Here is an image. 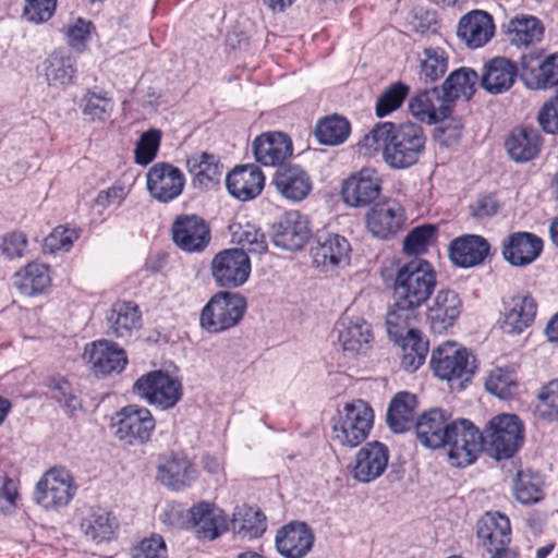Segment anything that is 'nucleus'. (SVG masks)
Masks as SVG:
<instances>
[{
	"instance_id": "obj_1",
	"label": "nucleus",
	"mask_w": 558,
	"mask_h": 558,
	"mask_svg": "<svg viewBox=\"0 0 558 558\" xmlns=\"http://www.w3.org/2000/svg\"><path fill=\"white\" fill-rule=\"evenodd\" d=\"M383 280L390 284L393 304L386 316V326L399 333L409 324H417L420 308L433 295L437 286V271L433 264L424 258L408 262L392 259L380 269Z\"/></svg>"
},
{
	"instance_id": "obj_2",
	"label": "nucleus",
	"mask_w": 558,
	"mask_h": 558,
	"mask_svg": "<svg viewBox=\"0 0 558 558\" xmlns=\"http://www.w3.org/2000/svg\"><path fill=\"white\" fill-rule=\"evenodd\" d=\"M427 137L413 122H378L356 144L364 157L381 153L383 161L392 170H405L418 163L426 149Z\"/></svg>"
},
{
	"instance_id": "obj_3",
	"label": "nucleus",
	"mask_w": 558,
	"mask_h": 558,
	"mask_svg": "<svg viewBox=\"0 0 558 558\" xmlns=\"http://www.w3.org/2000/svg\"><path fill=\"white\" fill-rule=\"evenodd\" d=\"M374 420V410L367 401L357 398L345 402L333 417L331 439L341 447L355 448L368 438Z\"/></svg>"
},
{
	"instance_id": "obj_4",
	"label": "nucleus",
	"mask_w": 558,
	"mask_h": 558,
	"mask_svg": "<svg viewBox=\"0 0 558 558\" xmlns=\"http://www.w3.org/2000/svg\"><path fill=\"white\" fill-rule=\"evenodd\" d=\"M430 368L436 377L461 390L475 374L476 357L461 344L447 341L433 350Z\"/></svg>"
},
{
	"instance_id": "obj_5",
	"label": "nucleus",
	"mask_w": 558,
	"mask_h": 558,
	"mask_svg": "<svg viewBox=\"0 0 558 558\" xmlns=\"http://www.w3.org/2000/svg\"><path fill=\"white\" fill-rule=\"evenodd\" d=\"M132 392L156 409H173L183 397V385L179 376L163 369L141 375L132 386Z\"/></svg>"
},
{
	"instance_id": "obj_6",
	"label": "nucleus",
	"mask_w": 558,
	"mask_h": 558,
	"mask_svg": "<svg viewBox=\"0 0 558 558\" xmlns=\"http://www.w3.org/2000/svg\"><path fill=\"white\" fill-rule=\"evenodd\" d=\"M246 307V300L240 293L217 292L201 312V326L211 333L229 330L242 320Z\"/></svg>"
},
{
	"instance_id": "obj_7",
	"label": "nucleus",
	"mask_w": 558,
	"mask_h": 558,
	"mask_svg": "<svg viewBox=\"0 0 558 558\" xmlns=\"http://www.w3.org/2000/svg\"><path fill=\"white\" fill-rule=\"evenodd\" d=\"M116 437L129 446H143L150 441L156 429L151 411L140 404H128L111 417Z\"/></svg>"
},
{
	"instance_id": "obj_8",
	"label": "nucleus",
	"mask_w": 558,
	"mask_h": 558,
	"mask_svg": "<svg viewBox=\"0 0 558 558\" xmlns=\"http://www.w3.org/2000/svg\"><path fill=\"white\" fill-rule=\"evenodd\" d=\"M76 483L72 473L64 466L48 469L37 482L33 498L36 505L46 510H59L68 506L76 494Z\"/></svg>"
},
{
	"instance_id": "obj_9",
	"label": "nucleus",
	"mask_w": 558,
	"mask_h": 558,
	"mask_svg": "<svg viewBox=\"0 0 558 558\" xmlns=\"http://www.w3.org/2000/svg\"><path fill=\"white\" fill-rule=\"evenodd\" d=\"M483 435L497 459L510 458L523 444L524 425L515 414H499L489 420Z\"/></svg>"
},
{
	"instance_id": "obj_10",
	"label": "nucleus",
	"mask_w": 558,
	"mask_h": 558,
	"mask_svg": "<svg viewBox=\"0 0 558 558\" xmlns=\"http://www.w3.org/2000/svg\"><path fill=\"white\" fill-rule=\"evenodd\" d=\"M450 427L445 448L451 464L458 468L472 464L484 449L483 433L465 418L454 420Z\"/></svg>"
},
{
	"instance_id": "obj_11",
	"label": "nucleus",
	"mask_w": 558,
	"mask_h": 558,
	"mask_svg": "<svg viewBox=\"0 0 558 558\" xmlns=\"http://www.w3.org/2000/svg\"><path fill=\"white\" fill-rule=\"evenodd\" d=\"M365 227L376 239L389 241L402 232L408 222L404 206L396 198L375 203L365 214Z\"/></svg>"
},
{
	"instance_id": "obj_12",
	"label": "nucleus",
	"mask_w": 558,
	"mask_h": 558,
	"mask_svg": "<svg viewBox=\"0 0 558 558\" xmlns=\"http://www.w3.org/2000/svg\"><path fill=\"white\" fill-rule=\"evenodd\" d=\"M383 178L377 169L363 167L341 182L340 196L349 207L365 208L374 204L383 192Z\"/></svg>"
},
{
	"instance_id": "obj_13",
	"label": "nucleus",
	"mask_w": 558,
	"mask_h": 558,
	"mask_svg": "<svg viewBox=\"0 0 558 558\" xmlns=\"http://www.w3.org/2000/svg\"><path fill=\"white\" fill-rule=\"evenodd\" d=\"M211 276L220 288L243 286L251 274V260L246 252L238 247L218 252L210 264Z\"/></svg>"
},
{
	"instance_id": "obj_14",
	"label": "nucleus",
	"mask_w": 558,
	"mask_h": 558,
	"mask_svg": "<svg viewBox=\"0 0 558 558\" xmlns=\"http://www.w3.org/2000/svg\"><path fill=\"white\" fill-rule=\"evenodd\" d=\"M171 239L184 253H203L211 242L209 223L196 214H181L171 225Z\"/></svg>"
},
{
	"instance_id": "obj_15",
	"label": "nucleus",
	"mask_w": 558,
	"mask_h": 558,
	"mask_svg": "<svg viewBox=\"0 0 558 558\" xmlns=\"http://www.w3.org/2000/svg\"><path fill=\"white\" fill-rule=\"evenodd\" d=\"M537 310L538 303L529 291H519L504 298L500 328L511 336L521 335L533 326Z\"/></svg>"
},
{
	"instance_id": "obj_16",
	"label": "nucleus",
	"mask_w": 558,
	"mask_h": 558,
	"mask_svg": "<svg viewBox=\"0 0 558 558\" xmlns=\"http://www.w3.org/2000/svg\"><path fill=\"white\" fill-rule=\"evenodd\" d=\"M84 360L96 377H107L122 373L128 365V354L118 343L99 339L84 348Z\"/></svg>"
},
{
	"instance_id": "obj_17",
	"label": "nucleus",
	"mask_w": 558,
	"mask_h": 558,
	"mask_svg": "<svg viewBox=\"0 0 558 558\" xmlns=\"http://www.w3.org/2000/svg\"><path fill=\"white\" fill-rule=\"evenodd\" d=\"M184 186V173L170 162H156L146 173L147 191L153 198L160 203H170L178 198Z\"/></svg>"
},
{
	"instance_id": "obj_18",
	"label": "nucleus",
	"mask_w": 558,
	"mask_h": 558,
	"mask_svg": "<svg viewBox=\"0 0 558 558\" xmlns=\"http://www.w3.org/2000/svg\"><path fill=\"white\" fill-rule=\"evenodd\" d=\"M189 530L201 542H211L228 531L227 517L215 504L202 500L187 510Z\"/></svg>"
},
{
	"instance_id": "obj_19",
	"label": "nucleus",
	"mask_w": 558,
	"mask_h": 558,
	"mask_svg": "<svg viewBox=\"0 0 558 558\" xmlns=\"http://www.w3.org/2000/svg\"><path fill=\"white\" fill-rule=\"evenodd\" d=\"M462 306V300L454 290L449 288L438 290L425 313L430 331L438 335L447 332L456 325Z\"/></svg>"
},
{
	"instance_id": "obj_20",
	"label": "nucleus",
	"mask_w": 558,
	"mask_h": 558,
	"mask_svg": "<svg viewBox=\"0 0 558 558\" xmlns=\"http://www.w3.org/2000/svg\"><path fill=\"white\" fill-rule=\"evenodd\" d=\"M412 114L423 123L437 124L435 138L444 146H452L462 135L463 123L453 116V107H409Z\"/></svg>"
},
{
	"instance_id": "obj_21",
	"label": "nucleus",
	"mask_w": 558,
	"mask_h": 558,
	"mask_svg": "<svg viewBox=\"0 0 558 558\" xmlns=\"http://www.w3.org/2000/svg\"><path fill=\"white\" fill-rule=\"evenodd\" d=\"M352 247L349 240L338 233H318L311 248L313 264L323 269H336L350 264Z\"/></svg>"
},
{
	"instance_id": "obj_22",
	"label": "nucleus",
	"mask_w": 558,
	"mask_h": 558,
	"mask_svg": "<svg viewBox=\"0 0 558 558\" xmlns=\"http://www.w3.org/2000/svg\"><path fill=\"white\" fill-rule=\"evenodd\" d=\"M312 236L308 218L299 210L287 211L274 225L272 242L287 251L302 250Z\"/></svg>"
},
{
	"instance_id": "obj_23",
	"label": "nucleus",
	"mask_w": 558,
	"mask_h": 558,
	"mask_svg": "<svg viewBox=\"0 0 558 558\" xmlns=\"http://www.w3.org/2000/svg\"><path fill=\"white\" fill-rule=\"evenodd\" d=\"M271 184L284 199L293 203L302 202L313 191V179L302 166L287 163L276 169Z\"/></svg>"
},
{
	"instance_id": "obj_24",
	"label": "nucleus",
	"mask_w": 558,
	"mask_h": 558,
	"mask_svg": "<svg viewBox=\"0 0 558 558\" xmlns=\"http://www.w3.org/2000/svg\"><path fill=\"white\" fill-rule=\"evenodd\" d=\"M543 145L544 138L541 133L527 124L512 128L504 141L508 157L517 163H526L536 159Z\"/></svg>"
},
{
	"instance_id": "obj_25",
	"label": "nucleus",
	"mask_w": 558,
	"mask_h": 558,
	"mask_svg": "<svg viewBox=\"0 0 558 558\" xmlns=\"http://www.w3.org/2000/svg\"><path fill=\"white\" fill-rule=\"evenodd\" d=\"M255 160L265 167H280L293 155L291 137L277 131L264 132L252 143Z\"/></svg>"
},
{
	"instance_id": "obj_26",
	"label": "nucleus",
	"mask_w": 558,
	"mask_h": 558,
	"mask_svg": "<svg viewBox=\"0 0 558 558\" xmlns=\"http://www.w3.org/2000/svg\"><path fill=\"white\" fill-rule=\"evenodd\" d=\"M315 541L312 529L301 521H292L277 530L275 545L284 558H303L313 548Z\"/></svg>"
},
{
	"instance_id": "obj_27",
	"label": "nucleus",
	"mask_w": 558,
	"mask_h": 558,
	"mask_svg": "<svg viewBox=\"0 0 558 558\" xmlns=\"http://www.w3.org/2000/svg\"><path fill=\"white\" fill-rule=\"evenodd\" d=\"M453 421L451 413L440 408L424 411L414 426L418 441L426 448H445Z\"/></svg>"
},
{
	"instance_id": "obj_28",
	"label": "nucleus",
	"mask_w": 558,
	"mask_h": 558,
	"mask_svg": "<svg viewBox=\"0 0 558 558\" xmlns=\"http://www.w3.org/2000/svg\"><path fill=\"white\" fill-rule=\"evenodd\" d=\"M492 255L487 239L478 234H463L451 240L448 246L450 262L460 268H473L484 264Z\"/></svg>"
},
{
	"instance_id": "obj_29",
	"label": "nucleus",
	"mask_w": 558,
	"mask_h": 558,
	"mask_svg": "<svg viewBox=\"0 0 558 558\" xmlns=\"http://www.w3.org/2000/svg\"><path fill=\"white\" fill-rule=\"evenodd\" d=\"M388 447L377 440L367 442L355 454L352 475L362 483H369L386 471L389 462Z\"/></svg>"
},
{
	"instance_id": "obj_30",
	"label": "nucleus",
	"mask_w": 558,
	"mask_h": 558,
	"mask_svg": "<svg viewBox=\"0 0 558 558\" xmlns=\"http://www.w3.org/2000/svg\"><path fill=\"white\" fill-rule=\"evenodd\" d=\"M264 186V172L254 163L235 166L226 177L229 194L241 202L256 198Z\"/></svg>"
},
{
	"instance_id": "obj_31",
	"label": "nucleus",
	"mask_w": 558,
	"mask_h": 558,
	"mask_svg": "<svg viewBox=\"0 0 558 558\" xmlns=\"http://www.w3.org/2000/svg\"><path fill=\"white\" fill-rule=\"evenodd\" d=\"M543 251V240L534 233L517 231L510 233L501 243V255L515 267L532 264Z\"/></svg>"
},
{
	"instance_id": "obj_32",
	"label": "nucleus",
	"mask_w": 558,
	"mask_h": 558,
	"mask_svg": "<svg viewBox=\"0 0 558 558\" xmlns=\"http://www.w3.org/2000/svg\"><path fill=\"white\" fill-rule=\"evenodd\" d=\"M495 34L493 16L482 10H473L463 15L457 27V35L470 49L484 47Z\"/></svg>"
},
{
	"instance_id": "obj_33",
	"label": "nucleus",
	"mask_w": 558,
	"mask_h": 558,
	"mask_svg": "<svg viewBox=\"0 0 558 558\" xmlns=\"http://www.w3.org/2000/svg\"><path fill=\"white\" fill-rule=\"evenodd\" d=\"M415 326L416 324H409L400 335L393 333L390 331L391 328L386 326L388 335L396 342H402L401 367L409 373H414L424 364L429 349L428 341Z\"/></svg>"
},
{
	"instance_id": "obj_34",
	"label": "nucleus",
	"mask_w": 558,
	"mask_h": 558,
	"mask_svg": "<svg viewBox=\"0 0 558 558\" xmlns=\"http://www.w3.org/2000/svg\"><path fill=\"white\" fill-rule=\"evenodd\" d=\"M476 536L487 551L509 546L511 524L509 518L499 511H488L476 523Z\"/></svg>"
},
{
	"instance_id": "obj_35",
	"label": "nucleus",
	"mask_w": 558,
	"mask_h": 558,
	"mask_svg": "<svg viewBox=\"0 0 558 558\" xmlns=\"http://www.w3.org/2000/svg\"><path fill=\"white\" fill-rule=\"evenodd\" d=\"M418 399L409 391H399L390 400L386 413V424L396 434H402L415 426Z\"/></svg>"
},
{
	"instance_id": "obj_36",
	"label": "nucleus",
	"mask_w": 558,
	"mask_h": 558,
	"mask_svg": "<svg viewBox=\"0 0 558 558\" xmlns=\"http://www.w3.org/2000/svg\"><path fill=\"white\" fill-rule=\"evenodd\" d=\"M194 187L208 190L220 182L223 165L213 153L196 151L186 158Z\"/></svg>"
},
{
	"instance_id": "obj_37",
	"label": "nucleus",
	"mask_w": 558,
	"mask_h": 558,
	"mask_svg": "<svg viewBox=\"0 0 558 558\" xmlns=\"http://www.w3.org/2000/svg\"><path fill=\"white\" fill-rule=\"evenodd\" d=\"M157 478L172 490H182L196 481L197 470L185 456L171 454L158 465Z\"/></svg>"
},
{
	"instance_id": "obj_38",
	"label": "nucleus",
	"mask_w": 558,
	"mask_h": 558,
	"mask_svg": "<svg viewBox=\"0 0 558 558\" xmlns=\"http://www.w3.org/2000/svg\"><path fill=\"white\" fill-rule=\"evenodd\" d=\"M108 332L117 338L131 337L142 325V313L136 303L118 300L106 315Z\"/></svg>"
},
{
	"instance_id": "obj_39",
	"label": "nucleus",
	"mask_w": 558,
	"mask_h": 558,
	"mask_svg": "<svg viewBox=\"0 0 558 558\" xmlns=\"http://www.w3.org/2000/svg\"><path fill=\"white\" fill-rule=\"evenodd\" d=\"M13 283L24 295L41 294L51 286L50 266L45 263L29 262L15 271Z\"/></svg>"
},
{
	"instance_id": "obj_40",
	"label": "nucleus",
	"mask_w": 558,
	"mask_h": 558,
	"mask_svg": "<svg viewBox=\"0 0 558 558\" xmlns=\"http://www.w3.org/2000/svg\"><path fill=\"white\" fill-rule=\"evenodd\" d=\"M517 75L514 63L506 58H494L484 68L481 86L489 94H502L511 88Z\"/></svg>"
},
{
	"instance_id": "obj_41",
	"label": "nucleus",
	"mask_w": 558,
	"mask_h": 558,
	"mask_svg": "<svg viewBox=\"0 0 558 558\" xmlns=\"http://www.w3.org/2000/svg\"><path fill=\"white\" fill-rule=\"evenodd\" d=\"M478 83V74L470 68H460L449 74L441 85V100L454 102L457 100L468 101L475 93Z\"/></svg>"
},
{
	"instance_id": "obj_42",
	"label": "nucleus",
	"mask_w": 558,
	"mask_h": 558,
	"mask_svg": "<svg viewBox=\"0 0 558 558\" xmlns=\"http://www.w3.org/2000/svg\"><path fill=\"white\" fill-rule=\"evenodd\" d=\"M41 72L50 86L71 85L77 73L76 60L62 51H54L41 63Z\"/></svg>"
},
{
	"instance_id": "obj_43",
	"label": "nucleus",
	"mask_w": 558,
	"mask_h": 558,
	"mask_svg": "<svg viewBox=\"0 0 558 558\" xmlns=\"http://www.w3.org/2000/svg\"><path fill=\"white\" fill-rule=\"evenodd\" d=\"M511 493L519 504L535 505L545 497L544 481L538 472L520 469L511 481Z\"/></svg>"
},
{
	"instance_id": "obj_44",
	"label": "nucleus",
	"mask_w": 558,
	"mask_h": 558,
	"mask_svg": "<svg viewBox=\"0 0 558 558\" xmlns=\"http://www.w3.org/2000/svg\"><path fill=\"white\" fill-rule=\"evenodd\" d=\"M509 41L517 47H529L541 41L544 35L542 22L529 14L517 15L506 26Z\"/></svg>"
},
{
	"instance_id": "obj_45",
	"label": "nucleus",
	"mask_w": 558,
	"mask_h": 558,
	"mask_svg": "<svg viewBox=\"0 0 558 558\" xmlns=\"http://www.w3.org/2000/svg\"><path fill=\"white\" fill-rule=\"evenodd\" d=\"M118 527L116 515L101 508L92 511L81 523L85 536L97 544L111 541Z\"/></svg>"
},
{
	"instance_id": "obj_46",
	"label": "nucleus",
	"mask_w": 558,
	"mask_h": 558,
	"mask_svg": "<svg viewBox=\"0 0 558 558\" xmlns=\"http://www.w3.org/2000/svg\"><path fill=\"white\" fill-rule=\"evenodd\" d=\"M232 241L247 254L263 255L268 251V242L262 228L247 220L236 221L230 226Z\"/></svg>"
},
{
	"instance_id": "obj_47",
	"label": "nucleus",
	"mask_w": 558,
	"mask_h": 558,
	"mask_svg": "<svg viewBox=\"0 0 558 558\" xmlns=\"http://www.w3.org/2000/svg\"><path fill=\"white\" fill-rule=\"evenodd\" d=\"M521 78L530 89L558 88V54L547 57L535 69L524 66Z\"/></svg>"
},
{
	"instance_id": "obj_48",
	"label": "nucleus",
	"mask_w": 558,
	"mask_h": 558,
	"mask_svg": "<svg viewBox=\"0 0 558 558\" xmlns=\"http://www.w3.org/2000/svg\"><path fill=\"white\" fill-rule=\"evenodd\" d=\"M338 340L344 351L365 353L373 340L371 325L363 319L350 322L340 330Z\"/></svg>"
},
{
	"instance_id": "obj_49",
	"label": "nucleus",
	"mask_w": 558,
	"mask_h": 558,
	"mask_svg": "<svg viewBox=\"0 0 558 558\" xmlns=\"http://www.w3.org/2000/svg\"><path fill=\"white\" fill-rule=\"evenodd\" d=\"M350 122L338 114L320 119L315 128L316 140L328 146L342 144L350 135Z\"/></svg>"
},
{
	"instance_id": "obj_50",
	"label": "nucleus",
	"mask_w": 558,
	"mask_h": 558,
	"mask_svg": "<svg viewBox=\"0 0 558 558\" xmlns=\"http://www.w3.org/2000/svg\"><path fill=\"white\" fill-rule=\"evenodd\" d=\"M233 527L242 537H260L267 529V519L260 509L243 506L234 513Z\"/></svg>"
},
{
	"instance_id": "obj_51",
	"label": "nucleus",
	"mask_w": 558,
	"mask_h": 558,
	"mask_svg": "<svg viewBox=\"0 0 558 558\" xmlns=\"http://www.w3.org/2000/svg\"><path fill=\"white\" fill-rule=\"evenodd\" d=\"M438 240V227L424 223L414 227L403 239V252L409 256H421L428 252Z\"/></svg>"
},
{
	"instance_id": "obj_52",
	"label": "nucleus",
	"mask_w": 558,
	"mask_h": 558,
	"mask_svg": "<svg viewBox=\"0 0 558 558\" xmlns=\"http://www.w3.org/2000/svg\"><path fill=\"white\" fill-rule=\"evenodd\" d=\"M448 53L440 47H427L420 57V78L433 83L445 75L448 70Z\"/></svg>"
},
{
	"instance_id": "obj_53",
	"label": "nucleus",
	"mask_w": 558,
	"mask_h": 558,
	"mask_svg": "<svg viewBox=\"0 0 558 558\" xmlns=\"http://www.w3.org/2000/svg\"><path fill=\"white\" fill-rule=\"evenodd\" d=\"M518 379L513 371L496 367L489 372L485 380L486 390L499 399H512L518 392Z\"/></svg>"
},
{
	"instance_id": "obj_54",
	"label": "nucleus",
	"mask_w": 558,
	"mask_h": 558,
	"mask_svg": "<svg viewBox=\"0 0 558 558\" xmlns=\"http://www.w3.org/2000/svg\"><path fill=\"white\" fill-rule=\"evenodd\" d=\"M536 415L545 421H558V378L543 385L537 392Z\"/></svg>"
},
{
	"instance_id": "obj_55",
	"label": "nucleus",
	"mask_w": 558,
	"mask_h": 558,
	"mask_svg": "<svg viewBox=\"0 0 558 558\" xmlns=\"http://www.w3.org/2000/svg\"><path fill=\"white\" fill-rule=\"evenodd\" d=\"M162 132L159 129H149L142 133L134 149V161L140 166H147L154 161L161 144Z\"/></svg>"
},
{
	"instance_id": "obj_56",
	"label": "nucleus",
	"mask_w": 558,
	"mask_h": 558,
	"mask_svg": "<svg viewBox=\"0 0 558 558\" xmlns=\"http://www.w3.org/2000/svg\"><path fill=\"white\" fill-rule=\"evenodd\" d=\"M81 230L66 225L57 226L45 239L44 248L52 254L69 252L78 240Z\"/></svg>"
},
{
	"instance_id": "obj_57",
	"label": "nucleus",
	"mask_w": 558,
	"mask_h": 558,
	"mask_svg": "<svg viewBox=\"0 0 558 558\" xmlns=\"http://www.w3.org/2000/svg\"><path fill=\"white\" fill-rule=\"evenodd\" d=\"M131 558H168V548L160 534L151 533L134 544L130 549Z\"/></svg>"
},
{
	"instance_id": "obj_58",
	"label": "nucleus",
	"mask_w": 558,
	"mask_h": 558,
	"mask_svg": "<svg viewBox=\"0 0 558 558\" xmlns=\"http://www.w3.org/2000/svg\"><path fill=\"white\" fill-rule=\"evenodd\" d=\"M94 28L95 27L90 21H86L81 17L76 19L74 23L69 25L66 28V43L71 48L77 51H83Z\"/></svg>"
},
{
	"instance_id": "obj_59",
	"label": "nucleus",
	"mask_w": 558,
	"mask_h": 558,
	"mask_svg": "<svg viewBox=\"0 0 558 558\" xmlns=\"http://www.w3.org/2000/svg\"><path fill=\"white\" fill-rule=\"evenodd\" d=\"M23 15L34 23L48 21L56 11L57 0H25Z\"/></svg>"
},
{
	"instance_id": "obj_60",
	"label": "nucleus",
	"mask_w": 558,
	"mask_h": 558,
	"mask_svg": "<svg viewBox=\"0 0 558 558\" xmlns=\"http://www.w3.org/2000/svg\"><path fill=\"white\" fill-rule=\"evenodd\" d=\"M28 245L27 236L22 231H12L2 236L0 252L5 257L21 258L24 256Z\"/></svg>"
},
{
	"instance_id": "obj_61",
	"label": "nucleus",
	"mask_w": 558,
	"mask_h": 558,
	"mask_svg": "<svg viewBox=\"0 0 558 558\" xmlns=\"http://www.w3.org/2000/svg\"><path fill=\"white\" fill-rule=\"evenodd\" d=\"M53 392V398L61 404L75 409L78 400L72 392L71 384L64 377H51L47 384Z\"/></svg>"
},
{
	"instance_id": "obj_62",
	"label": "nucleus",
	"mask_w": 558,
	"mask_h": 558,
	"mask_svg": "<svg viewBox=\"0 0 558 558\" xmlns=\"http://www.w3.org/2000/svg\"><path fill=\"white\" fill-rule=\"evenodd\" d=\"M17 478L4 476L2 486L0 487V511L3 513H12L17 505L19 499Z\"/></svg>"
},
{
	"instance_id": "obj_63",
	"label": "nucleus",
	"mask_w": 558,
	"mask_h": 558,
	"mask_svg": "<svg viewBox=\"0 0 558 558\" xmlns=\"http://www.w3.org/2000/svg\"><path fill=\"white\" fill-rule=\"evenodd\" d=\"M409 92L410 87L407 84L400 81L392 83L376 100L375 105H402Z\"/></svg>"
},
{
	"instance_id": "obj_64",
	"label": "nucleus",
	"mask_w": 558,
	"mask_h": 558,
	"mask_svg": "<svg viewBox=\"0 0 558 558\" xmlns=\"http://www.w3.org/2000/svg\"><path fill=\"white\" fill-rule=\"evenodd\" d=\"M537 122L546 134L558 135V107H541Z\"/></svg>"
}]
</instances>
